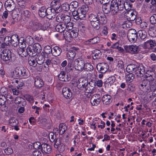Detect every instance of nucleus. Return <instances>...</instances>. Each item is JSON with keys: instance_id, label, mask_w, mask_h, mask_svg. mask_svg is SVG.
Instances as JSON below:
<instances>
[{"instance_id": "f257e3e1", "label": "nucleus", "mask_w": 156, "mask_h": 156, "mask_svg": "<svg viewBox=\"0 0 156 156\" xmlns=\"http://www.w3.org/2000/svg\"><path fill=\"white\" fill-rule=\"evenodd\" d=\"M89 20L92 27L97 30L100 29L101 24H105L107 22L106 16L101 12H98L96 14H90Z\"/></svg>"}, {"instance_id": "f03ea898", "label": "nucleus", "mask_w": 156, "mask_h": 156, "mask_svg": "<svg viewBox=\"0 0 156 156\" xmlns=\"http://www.w3.org/2000/svg\"><path fill=\"white\" fill-rule=\"evenodd\" d=\"M116 2L113 0L111 2V12L112 14L115 15L120 11L123 10V0H115Z\"/></svg>"}, {"instance_id": "7ed1b4c3", "label": "nucleus", "mask_w": 156, "mask_h": 156, "mask_svg": "<svg viewBox=\"0 0 156 156\" xmlns=\"http://www.w3.org/2000/svg\"><path fill=\"white\" fill-rule=\"evenodd\" d=\"M27 70L23 67H16L13 72L12 76L14 78L27 76Z\"/></svg>"}, {"instance_id": "20e7f679", "label": "nucleus", "mask_w": 156, "mask_h": 156, "mask_svg": "<svg viewBox=\"0 0 156 156\" xmlns=\"http://www.w3.org/2000/svg\"><path fill=\"white\" fill-rule=\"evenodd\" d=\"M11 52L10 50L1 48L0 49V55L1 58L4 61H7L11 59Z\"/></svg>"}, {"instance_id": "39448f33", "label": "nucleus", "mask_w": 156, "mask_h": 156, "mask_svg": "<svg viewBox=\"0 0 156 156\" xmlns=\"http://www.w3.org/2000/svg\"><path fill=\"white\" fill-rule=\"evenodd\" d=\"M4 42L5 43H6V45L10 43L12 46L16 47L18 44V36L17 35H13L11 37H6L4 39Z\"/></svg>"}, {"instance_id": "423d86ee", "label": "nucleus", "mask_w": 156, "mask_h": 156, "mask_svg": "<svg viewBox=\"0 0 156 156\" xmlns=\"http://www.w3.org/2000/svg\"><path fill=\"white\" fill-rule=\"evenodd\" d=\"M137 14L135 11L131 10L126 11L124 14V17L129 21H133L136 18ZM130 26L132 25V23L130 22H129Z\"/></svg>"}, {"instance_id": "0eeeda50", "label": "nucleus", "mask_w": 156, "mask_h": 156, "mask_svg": "<svg viewBox=\"0 0 156 156\" xmlns=\"http://www.w3.org/2000/svg\"><path fill=\"white\" fill-rule=\"evenodd\" d=\"M56 20L58 22L66 24V23L70 21L71 18L68 15L61 13L59 14L57 16Z\"/></svg>"}, {"instance_id": "6e6552de", "label": "nucleus", "mask_w": 156, "mask_h": 156, "mask_svg": "<svg viewBox=\"0 0 156 156\" xmlns=\"http://www.w3.org/2000/svg\"><path fill=\"white\" fill-rule=\"evenodd\" d=\"M85 62L82 58H78L74 62L75 69L77 70L82 71L84 68Z\"/></svg>"}, {"instance_id": "1a4fd4ad", "label": "nucleus", "mask_w": 156, "mask_h": 156, "mask_svg": "<svg viewBox=\"0 0 156 156\" xmlns=\"http://www.w3.org/2000/svg\"><path fill=\"white\" fill-rule=\"evenodd\" d=\"M138 34L134 29H130L128 33L127 37L129 41L133 43L136 41L137 39Z\"/></svg>"}, {"instance_id": "9d476101", "label": "nucleus", "mask_w": 156, "mask_h": 156, "mask_svg": "<svg viewBox=\"0 0 156 156\" xmlns=\"http://www.w3.org/2000/svg\"><path fill=\"white\" fill-rule=\"evenodd\" d=\"M125 52L132 54H136L138 52V46L134 45H125L124 46Z\"/></svg>"}, {"instance_id": "9b49d317", "label": "nucleus", "mask_w": 156, "mask_h": 156, "mask_svg": "<svg viewBox=\"0 0 156 156\" xmlns=\"http://www.w3.org/2000/svg\"><path fill=\"white\" fill-rule=\"evenodd\" d=\"M98 72L101 73H105L108 70L109 67L107 63L104 62L99 63L96 66Z\"/></svg>"}, {"instance_id": "f8f14e48", "label": "nucleus", "mask_w": 156, "mask_h": 156, "mask_svg": "<svg viewBox=\"0 0 156 156\" xmlns=\"http://www.w3.org/2000/svg\"><path fill=\"white\" fill-rule=\"evenodd\" d=\"M5 6L6 10L9 12L13 11L16 7L15 3L12 0H7L5 2Z\"/></svg>"}, {"instance_id": "ddd939ff", "label": "nucleus", "mask_w": 156, "mask_h": 156, "mask_svg": "<svg viewBox=\"0 0 156 156\" xmlns=\"http://www.w3.org/2000/svg\"><path fill=\"white\" fill-rule=\"evenodd\" d=\"M88 7L86 5L82 8L78 9L79 19H84L86 17V13L88 10Z\"/></svg>"}, {"instance_id": "4468645a", "label": "nucleus", "mask_w": 156, "mask_h": 156, "mask_svg": "<svg viewBox=\"0 0 156 156\" xmlns=\"http://www.w3.org/2000/svg\"><path fill=\"white\" fill-rule=\"evenodd\" d=\"M59 80L60 81L65 82L69 81L71 79L70 75L66 74L65 72L62 71L58 76Z\"/></svg>"}, {"instance_id": "2eb2a0df", "label": "nucleus", "mask_w": 156, "mask_h": 156, "mask_svg": "<svg viewBox=\"0 0 156 156\" xmlns=\"http://www.w3.org/2000/svg\"><path fill=\"white\" fill-rule=\"evenodd\" d=\"M134 72L135 74L137 76L140 77H142L143 76L145 73L144 68L141 65L138 66Z\"/></svg>"}, {"instance_id": "dca6fc26", "label": "nucleus", "mask_w": 156, "mask_h": 156, "mask_svg": "<svg viewBox=\"0 0 156 156\" xmlns=\"http://www.w3.org/2000/svg\"><path fill=\"white\" fill-rule=\"evenodd\" d=\"M62 93L63 96L66 99H70L72 97V92L69 88L63 87L62 90Z\"/></svg>"}, {"instance_id": "f3484780", "label": "nucleus", "mask_w": 156, "mask_h": 156, "mask_svg": "<svg viewBox=\"0 0 156 156\" xmlns=\"http://www.w3.org/2000/svg\"><path fill=\"white\" fill-rule=\"evenodd\" d=\"M41 151L43 154H49L51 151V147L50 145L44 143L41 145Z\"/></svg>"}, {"instance_id": "a211bd4d", "label": "nucleus", "mask_w": 156, "mask_h": 156, "mask_svg": "<svg viewBox=\"0 0 156 156\" xmlns=\"http://www.w3.org/2000/svg\"><path fill=\"white\" fill-rule=\"evenodd\" d=\"M54 146L55 148H58L60 153L63 152L65 149V145L61 143L59 140V142H56V144H54Z\"/></svg>"}, {"instance_id": "6ab92c4d", "label": "nucleus", "mask_w": 156, "mask_h": 156, "mask_svg": "<svg viewBox=\"0 0 156 156\" xmlns=\"http://www.w3.org/2000/svg\"><path fill=\"white\" fill-rule=\"evenodd\" d=\"M149 77L152 78V76L150 75ZM152 78V79L151 78V80H149V91L155 90L156 88V79H154L153 78Z\"/></svg>"}, {"instance_id": "aec40b11", "label": "nucleus", "mask_w": 156, "mask_h": 156, "mask_svg": "<svg viewBox=\"0 0 156 156\" xmlns=\"http://www.w3.org/2000/svg\"><path fill=\"white\" fill-rule=\"evenodd\" d=\"M149 80L147 79H144L140 82L139 86L140 89H144V87L149 90Z\"/></svg>"}, {"instance_id": "412c9836", "label": "nucleus", "mask_w": 156, "mask_h": 156, "mask_svg": "<svg viewBox=\"0 0 156 156\" xmlns=\"http://www.w3.org/2000/svg\"><path fill=\"white\" fill-rule=\"evenodd\" d=\"M112 101V97L109 95H104L102 98V101L104 104L106 105H109Z\"/></svg>"}, {"instance_id": "4be33fe9", "label": "nucleus", "mask_w": 156, "mask_h": 156, "mask_svg": "<svg viewBox=\"0 0 156 156\" xmlns=\"http://www.w3.org/2000/svg\"><path fill=\"white\" fill-rule=\"evenodd\" d=\"M34 31L38 30H46V28L45 26L42 25L38 22H37L34 25L31 27Z\"/></svg>"}, {"instance_id": "5701e85b", "label": "nucleus", "mask_w": 156, "mask_h": 156, "mask_svg": "<svg viewBox=\"0 0 156 156\" xmlns=\"http://www.w3.org/2000/svg\"><path fill=\"white\" fill-rule=\"evenodd\" d=\"M137 34L139 35L141 40L146 41L148 38L147 37V33L144 30H140L138 31Z\"/></svg>"}, {"instance_id": "b1692460", "label": "nucleus", "mask_w": 156, "mask_h": 156, "mask_svg": "<svg viewBox=\"0 0 156 156\" xmlns=\"http://www.w3.org/2000/svg\"><path fill=\"white\" fill-rule=\"evenodd\" d=\"M34 85L36 88H40L43 86L44 82L40 77L36 78L35 80Z\"/></svg>"}, {"instance_id": "393cba45", "label": "nucleus", "mask_w": 156, "mask_h": 156, "mask_svg": "<svg viewBox=\"0 0 156 156\" xmlns=\"http://www.w3.org/2000/svg\"><path fill=\"white\" fill-rule=\"evenodd\" d=\"M17 53L19 55L22 57H26L28 54L27 51V48H18L17 49Z\"/></svg>"}, {"instance_id": "a878e982", "label": "nucleus", "mask_w": 156, "mask_h": 156, "mask_svg": "<svg viewBox=\"0 0 156 156\" xmlns=\"http://www.w3.org/2000/svg\"><path fill=\"white\" fill-rule=\"evenodd\" d=\"M66 24H57L55 27L56 30L60 33L65 32L66 29Z\"/></svg>"}, {"instance_id": "bb28decb", "label": "nucleus", "mask_w": 156, "mask_h": 156, "mask_svg": "<svg viewBox=\"0 0 156 156\" xmlns=\"http://www.w3.org/2000/svg\"><path fill=\"white\" fill-rule=\"evenodd\" d=\"M62 52L61 49L58 46H55L53 48L52 54L54 56H59Z\"/></svg>"}, {"instance_id": "cd10ccee", "label": "nucleus", "mask_w": 156, "mask_h": 156, "mask_svg": "<svg viewBox=\"0 0 156 156\" xmlns=\"http://www.w3.org/2000/svg\"><path fill=\"white\" fill-rule=\"evenodd\" d=\"M63 36L66 40L68 42H71L72 41L73 38L70 32L66 30L65 32H63Z\"/></svg>"}, {"instance_id": "c85d7f7f", "label": "nucleus", "mask_w": 156, "mask_h": 156, "mask_svg": "<svg viewBox=\"0 0 156 156\" xmlns=\"http://www.w3.org/2000/svg\"><path fill=\"white\" fill-rule=\"evenodd\" d=\"M88 83L87 80L83 79V78L79 79L77 82V83L80 86H82L83 88H85Z\"/></svg>"}, {"instance_id": "c756f323", "label": "nucleus", "mask_w": 156, "mask_h": 156, "mask_svg": "<svg viewBox=\"0 0 156 156\" xmlns=\"http://www.w3.org/2000/svg\"><path fill=\"white\" fill-rule=\"evenodd\" d=\"M47 8L45 6H42L39 9L38 14L42 18H44L46 16Z\"/></svg>"}, {"instance_id": "7c9ffc66", "label": "nucleus", "mask_w": 156, "mask_h": 156, "mask_svg": "<svg viewBox=\"0 0 156 156\" xmlns=\"http://www.w3.org/2000/svg\"><path fill=\"white\" fill-rule=\"evenodd\" d=\"M27 51L28 55L31 57H34L37 55L36 52H35L32 46H29L27 48Z\"/></svg>"}, {"instance_id": "2f4dec72", "label": "nucleus", "mask_w": 156, "mask_h": 156, "mask_svg": "<svg viewBox=\"0 0 156 156\" xmlns=\"http://www.w3.org/2000/svg\"><path fill=\"white\" fill-rule=\"evenodd\" d=\"M137 66L134 64H129L127 66L126 70L128 73L134 72Z\"/></svg>"}, {"instance_id": "473e14b6", "label": "nucleus", "mask_w": 156, "mask_h": 156, "mask_svg": "<svg viewBox=\"0 0 156 156\" xmlns=\"http://www.w3.org/2000/svg\"><path fill=\"white\" fill-rule=\"evenodd\" d=\"M32 47L34 50L35 52H36L37 54L40 53L42 50V47L39 43H36L34 44Z\"/></svg>"}, {"instance_id": "72a5a7b5", "label": "nucleus", "mask_w": 156, "mask_h": 156, "mask_svg": "<svg viewBox=\"0 0 156 156\" xmlns=\"http://www.w3.org/2000/svg\"><path fill=\"white\" fill-rule=\"evenodd\" d=\"M47 12H46V16H49V17L47 18L49 19H51L53 17V16H54V14L55 13L54 9L51 7H49L47 9Z\"/></svg>"}, {"instance_id": "f704fd0d", "label": "nucleus", "mask_w": 156, "mask_h": 156, "mask_svg": "<svg viewBox=\"0 0 156 156\" xmlns=\"http://www.w3.org/2000/svg\"><path fill=\"white\" fill-rule=\"evenodd\" d=\"M49 137L51 142H54V144H56V142H59V140L58 141V138H56V134H54L53 132H51L49 133Z\"/></svg>"}, {"instance_id": "c9c22d12", "label": "nucleus", "mask_w": 156, "mask_h": 156, "mask_svg": "<svg viewBox=\"0 0 156 156\" xmlns=\"http://www.w3.org/2000/svg\"><path fill=\"white\" fill-rule=\"evenodd\" d=\"M102 9L104 13L107 14L109 13L111 11L110 5L109 4L103 5Z\"/></svg>"}, {"instance_id": "e433bc0d", "label": "nucleus", "mask_w": 156, "mask_h": 156, "mask_svg": "<svg viewBox=\"0 0 156 156\" xmlns=\"http://www.w3.org/2000/svg\"><path fill=\"white\" fill-rule=\"evenodd\" d=\"M13 83H16L15 85H16V87L18 89H21V87L23 85L24 82L23 81L20 79L15 80L13 82Z\"/></svg>"}, {"instance_id": "4c0bfd02", "label": "nucleus", "mask_w": 156, "mask_h": 156, "mask_svg": "<svg viewBox=\"0 0 156 156\" xmlns=\"http://www.w3.org/2000/svg\"><path fill=\"white\" fill-rule=\"evenodd\" d=\"M67 57L69 59H73L76 55L75 51L72 49L69 50L66 54Z\"/></svg>"}, {"instance_id": "58836bf2", "label": "nucleus", "mask_w": 156, "mask_h": 156, "mask_svg": "<svg viewBox=\"0 0 156 156\" xmlns=\"http://www.w3.org/2000/svg\"><path fill=\"white\" fill-rule=\"evenodd\" d=\"M115 80V77L114 76H111L109 77L106 81L104 83V85L106 87L107 84L109 83L111 85Z\"/></svg>"}, {"instance_id": "ea45409f", "label": "nucleus", "mask_w": 156, "mask_h": 156, "mask_svg": "<svg viewBox=\"0 0 156 156\" xmlns=\"http://www.w3.org/2000/svg\"><path fill=\"white\" fill-rule=\"evenodd\" d=\"M93 54V55L92 56L94 59L100 58L101 57V53L98 50L96 49L95 50Z\"/></svg>"}, {"instance_id": "a19ab883", "label": "nucleus", "mask_w": 156, "mask_h": 156, "mask_svg": "<svg viewBox=\"0 0 156 156\" xmlns=\"http://www.w3.org/2000/svg\"><path fill=\"white\" fill-rule=\"evenodd\" d=\"M123 5H124V7H123V9L124 8L126 11H129L130 10H132L131 9L132 5L130 4L129 1H127L125 2L123 0Z\"/></svg>"}, {"instance_id": "79ce46f5", "label": "nucleus", "mask_w": 156, "mask_h": 156, "mask_svg": "<svg viewBox=\"0 0 156 156\" xmlns=\"http://www.w3.org/2000/svg\"><path fill=\"white\" fill-rule=\"evenodd\" d=\"M61 12L62 11H68L69 10H70V5L67 3H65L60 5Z\"/></svg>"}, {"instance_id": "37998d69", "label": "nucleus", "mask_w": 156, "mask_h": 156, "mask_svg": "<svg viewBox=\"0 0 156 156\" xmlns=\"http://www.w3.org/2000/svg\"><path fill=\"white\" fill-rule=\"evenodd\" d=\"M22 13L24 16L28 18H33L35 16L34 14H32L31 12L27 10L23 11Z\"/></svg>"}, {"instance_id": "c03bdc74", "label": "nucleus", "mask_w": 156, "mask_h": 156, "mask_svg": "<svg viewBox=\"0 0 156 156\" xmlns=\"http://www.w3.org/2000/svg\"><path fill=\"white\" fill-rule=\"evenodd\" d=\"M83 70L87 71H91L93 69V67L91 64L88 63H85Z\"/></svg>"}, {"instance_id": "a18cd8bd", "label": "nucleus", "mask_w": 156, "mask_h": 156, "mask_svg": "<svg viewBox=\"0 0 156 156\" xmlns=\"http://www.w3.org/2000/svg\"><path fill=\"white\" fill-rule=\"evenodd\" d=\"M69 5H70V11H72L78 6V3L76 1H74L72 2Z\"/></svg>"}, {"instance_id": "49530a36", "label": "nucleus", "mask_w": 156, "mask_h": 156, "mask_svg": "<svg viewBox=\"0 0 156 156\" xmlns=\"http://www.w3.org/2000/svg\"><path fill=\"white\" fill-rule=\"evenodd\" d=\"M25 41L27 44L31 46L34 43V39L31 36H28L25 39Z\"/></svg>"}, {"instance_id": "de8ad7c7", "label": "nucleus", "mask_w": 156, "mask_h": 156, "mask_svg": "<svg viewBox=\"0 0 156 156\" xmlns=\"http://www.w3.org/2000/svg\"><path fill=\"white\" fill-rule=\"evenodd\" d=\"M18 123V121L14 118L12 117L9 120L10 125L12 126L17 125Z\"/></svg>"}, {"instance_id": "09e8293b", "label": "nucleus", "mask_w": 156, "mask_h": 156, "mask_svg": "<svg viewBox=\"0 0 156 156\" xmlns=\"http://www.w3.org/2000/svg\"><path fill=\"white\" fill-rule=\"evenodd\" d=\"M67 129L66 126L63 124H60L59 126V133L61 135H62L65 132Z\"/></svg>"}, {"instance_id": "8fccbe9b", "label": "nucleus", "mask_w": 156, "mask_h": 156, "mask_svg": "<svg viewBox=\"0 0 156 156\" xmlns=\"http://www.w3.org/2000/svg\"><path fill=\"white\" fill-rule=\"evenodd\" d=\"M53 64L51 62V60L49 59H47L45 63L44 64V66L45 68H52L53 67Z\"/></svg>"}, {"instance_id": "3c124183", "label": "nucleus", "mask_w": 156, "mask_h": 156, "mask_svg": "<svg viewBox=\"0 0 156 156\" xmlns=\"http://www.w3.org/2000/svg\"><path fill=\"white\" fill-rule=\"evenodd\" d=\"M37 58H36V60L37 63L39 65L43 64L45 60V58L41 56H37Z\"/></svg>"}, {"instance_id": "603ef678", "label": "nucleus", "mask_w": 156, "mask_h": 156, "mask_svg": "<svg viewBox=\"0 0 156 156\" xmlns=\"http://www.w3.org/2000/svg\"><path fill=\"white\" fill-rule=\"evenodd\" d=\"M43 115H41L38 118V122L39 124H44L47 122V120L46 119L44 118Z\"/></svg>"}, {"instance_id": "864d4df0", "label": "nucleus", "mask_w": 156, "mask_h": 156, "mask_svg": "<svg viewBox=\"0 0 156 156\" xmlns=\"http://www.w3.org/2000/svg\"><path fill=\"white\" fill-rule=\"evenodd\" d=\"M53 48L52 49L51 47L49 45L45 46L44 48V51L47 54H49L51 53L52 54Z\"/></svg>"}, {"instance_id": "5fc2aeb1", "label": "nucleus", "mask_w": 156, "mask_h": 156, "mask_svg": "<svg viewBox=\"0 0 156 156\" xmlns=\"http://www.w3.org/2000/svg\"><path fill=\"white\" fill-rule=\"evenodd\" d=\"M126 78L127 81L131 82L134 78V75L132 73H130L126 76Z\"/></svg>"}, {"instance_id": "6e6d98bb", "label": "nucleus", "mask_w": 156, "mask_h": 156, "mask_svg": "<svg viewBox=\"0 0 156 156\" xmlns=\"http://www.w3.org/2000/svg\"><path fill=\"white\" fill-rule=\"evenodd\" d=\"M6 101V96L3 95L0 96V105H5Z\"/></svg>"}, {"instance_id": "4d7b16f0", "label": "nucleus", "mask_w": 156, "mask_h": 156, "mask_svg": "<svg viewBox=\"0 0 156 156\" xmlns=\"http://www.w3.org/2000/svg\"><path fill=\"white\" fill-rule=\"evenodd\" d=\"M155 41L153 40H147L146 41L144 42V45L145 46L147 44H150L151 47H154V45H155L156 43H155Z\"/></svg>"}, {"instance_id": "13d9d810", "label": "nucleus", "mask_w": 156, "mask_h": 156, "mask_svg": "<svg viewBox=\"0 0 156 156\" xmlns=\"http://www.w3.org/2000/svg\"><path fill=\"white\" fill-rule=\"evenodd\" d=\"M32 18V19L29 22V25L31 27H33L34 25L38 22L37 19L35 16Z\"/></svg>"}, {"instance_id": "bf43d9fd", "label": "nucleus", "mask_w": 156, "mask_h": 156, "mask_svg": "<svg viewBox=\"0 0 156 156\" xmlns=\"http://www.w3.org/2000/svg\"><path fill=\"white\" fill-rule=\"evenodd\" d=\"M85 89V92L87 93H92L94 90L92 87H90L88 84V83Z\"/></svg>"}, {"instance_id": "052dcab7", "label": "nucleus", "mask_w": 156, "mask_h": 156, "mask_svg": "<svg viewBox=\"0 0 156 156\" xmlns=\"http://www.w3.org/2000/svg\"><path fill=\"white\" fill-rule=\"evenodd\" d=\"M72 12V15L74 17V18L76 20H79V10L78 9L77 11H75V10L71 11Z\"/></svg>"}, {"instance_id": "680f3d73", "label": "nucleus", "mask_w": 156, "mask_h": 156, "mask_svg": "<svg viewBox=\"0 0 156 156\" xmlns=\"http://www.w3.org/2000/svg\"><path fill=\"white\" fill-rule=\"evenodd\" d=\"M78 30L77 29L73 30L71 31V34L73 38L77 37L78 35Z\"/></svg>"}, {"instance_id": "e2e57ef3", "label": "nucleus", "mask_w": 156, "mask_h": 156, "mask_svg": "<svg viewBox=\"0 0 156 156\" xmlns=\"http://www.w3.org/2000/svg\"><path fill=\"white\" fill-rule=\"evenodd\" d=\"M36 62V61H35L32 58L30 59H29L28 63L30 66H32L33 67H36L37 66Z\"/></svg>"}, {"instance_id": "0e129e2a", "label": "nucleus", "mask_w": 156, "mask_h": 156, "mask_svg": "<svg viewBox=\"0 0 156 156\" xmlns=\"http://www.w3.org/2000/svg\"><path fill=\"white\" fill-rule=\"evenodd\" d=\"M90 44H94L95 43H97L99 41V37H94L93 38L89 39Z\"/></svg>"}, {"instance_id": "69168bd1", "label": "nucleus", "mask_w": 156, "mask_h": 156, "mask_svg": "<svg viewBox=\"0 0 156 156\" xmlns=\"http://www.w3.org/2000/svg\"><path fill=\"white\" fill-rule=\"evenodd\" d=\"M150 21L152 24H154L156 23V14H153L150 17Z\"/></svg>"}, {"instance_id": "338daca9", "label": "nucleus", "mask_w": 156, "mask_h": 156, "mask_svg": "<svg viewBox=\"0 0 156 156\" xmlns=\"http://www.w3.org/2000/svg\"><path fill=\"white\" fill-rule=\"evenodd\" d=\"M124 64L123 62L122 61H119L117 65V67L120 69L123 70L124 69Z\"/></svg>"}, {"instance_id": "774afa93", "label": "nucleus", "mask_w": 156, "mask_h": 156, "mask_svg": "<svg viewBox=\"0 0 156 156\" xmlns=\"http://www.w3.org/2000/svg\"><path fill=\"white\" fill-rule=\"evenodd\" d=\"M34 148L37 150L41 149V145L39 142H36L34 143L33 144Z\"/></svg>"}]
</instances>
